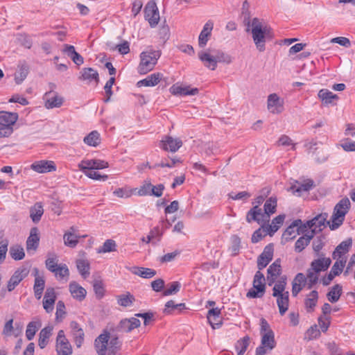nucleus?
Listing matches in <instances>:
<instances>
[{"instance_id": "nucleus-32", "label": "nucleus", "mask_w": 355, "mask_h": 355, "mask_svg": "<svg viewBox=\"0 0 355 355\" xmlns=\"http://www.w3.org/2000/svg\"><path fill=\"white\" fill-rule=\"evenodd\" d=\"M131 272L145 279L152 278L157 274L155 270L144 267H133L131 268Z\"/></svg>"}, {"instance_id": "nucleus-54", "label": "nucleus", "mask_w": 355, "mask_h": 355, "mask_svg": "<svg viewBox=\"0 0 355 355\" xmlns=\"http://www.w3.org/2000/svg\"><path fill=\"white\" fill-rule=\"evenodd\" d=\"M232 245L230 250L232 256L238 254L241 248V239L237 235H233L231 237Z\"/></svg>"}, {"instance_id": "nucleus-29", "label": "nucleus", "mask_w": 355, "mask_h": 355, "mask_svg": "<svg viewBox=\"0 0 355 355\" xmlns=\"http://www.w3.org/2000/svg\"><path fill=\"white\" fill-rule=\"evenodd\" d=\"M170 91L172 94L178 96H194L198 94V88L190 89L189 87H182L177 85H173L170 88Z\"/></svg>"}, {"instance_id": "nucleus-49", "label": "nucleus", "mask_w": 355, "mask_h": 355, "mask_svg": "<svg viewBox=\"0 0 355 355\" xmlns=\"http://www.w3.org/2000/svg\"><path fill=\"white\" fill-rule=\"evenodd\" d=\"M76 266L78 272L83 278H87L89 275V263L87 260L78 259L76 261Z\"/></svg>"}, {"instance_id": "nucleus-39", "label": "nucleus", "mask_w": 355, "mask_h": 355, "mask_svg": "<svg viewBox=\"0 0 355 355\" xmlns=\"http://www.w3.org/2000/svg\"><path fill=\"white\" fill-rule=\"evenodd\" d=\"M29 67L25 62L19 65V69L15 74V80L17 85L21 84L26 79Z\"/></svg>"}, {"instance_id": "nucleus-19", "label": "nucleus", "mask_w": 355, "mask_h": 355, "mask_svg": "<svg viewBox=\"0 0 355 355\" xmlns=\"http://www.w3.org/2000/svg\"><path fill=\"white\" fill-rule=\"evenodd\" d=\"M318 97L322 101V103L325 105H336L339 97L337 94H335L328 90L327 89H321L318 93Z\"/></svg>"}, {"instance_id": "nucleus-41", "label": "nucleus", "mask_w": 355, "mask_h": 355, "mask_svg": "<svg viewBox=\"0 0 355 355\" xmlns=\"http://www.w3.org/2000/svg\"><path fill=\"white\" fill-rule=\"evenodd\" d=\"M265 292L266 285L257 286L255 284H253V288L249 290L246 294V297L250 299L261 298L264 295Z\"/></svg>"}, {"instance_id": "nucleus-34", "label": "nucleus", "mask_w": 355, "mask_h": 355, "mask_svg": "<svg viewBox=\"0 0 355 355\" xmlns=\"http://www.w3.org/2000/svg\"><path fill=\"white\" fill-rule=\"evenodd\" d=\"M352 239L351 238L342 241L335 249L333 252V258L336 259L337 257H340L343 254L347 253L349 248L352 246Z\"/></svg>"}, {"instance_id": "nucleus-18", "label": "nucleus", "mask_w": 355, "mask_h": 355, "mask_svg": "<svg viewBox=\"0 0 355 355\" xmlns=\"http://www.w3.org/2000/svg\"><path fill=\"white\" fill-rule=\"evenodd\" d=\"M31 168L37 173H44L55 171L56 166L52 161L41 160L33 163Z\"/></svg>"}, {"instance_id": "nucleus-12", "label": "nucleus", "mask_w": 355, "mask_h": 355, "mask_svg": "<svg viewBox=\"0 0 355 355\" xmlns=\"http://www.w3.org/2000/svg\"><path fill=\"white\" fill-rule=\"evenodd\" d=\"M109 166L107 162L101 159H84L79 164L78 167L81 171L87 170H98L106 168Z\"/></svg>"}, {"instance_id": "nucleus-37", "label": "nucleus", "mask_w": 355, "mask_h": 355, "mask_svg": "<svg viewBox=\"0 0 355 355\" xmlns=\"http://www.w3.org/2000/svg\"><path fill=\"white\" fill-rule=\"evenodd\" d=\"M44 214L43 206L41 202H37L30 209V217L35 223H37Z\"/></svg>"}, {"instance_id": "nucleus-47", "label": "nucleus", "mask_w": 355, "mask_h": 355, "mask_svg": "<svg viewBox=\"0 0 355 355\" xmlns=\"http://www.w3.org/2000/svg\"><path fill=\"white\" fill-rule=\"evenodd\" d=\"M250 338L248 336H244L236 342L235 349L237 351V355L244 354L250 345Z\"/></svg>"}, {"instance_id": "nucleus-15", "label": "nucleus", "mask_w": 355, "mask_h": 355, "mask_svg": "<svg viewBox=\"0 0 355 355\" xmlns=\"http://www.w3.org/2000/svg\"><path fill=\"white\" fill-rule=\"evenodd\" d=\"M40 236L38 229L33 227L31 230L30 235L26 241V250L28 253L33 254L39 246Z\"/></svg>"}, {"instance_id": "nucleus-26", "label": "nucleus", "mask_w": 355, "mask_h": 355, "mask_svg": "<svg viewBox=\"0 0 355 355\" xmlns=\"http://www.w3.org/2000/svg\"><path fill=\"white\" fill-rule=\"evenodd\" d=\"M80 80H86L91 83L94 80L96 83L99 82V75L96 70L92 67L82 69L80 76L78 78Z\"/></svg>"}, {"instance_id": "nucleus-31", "label": "nucleus", "mask_w": 355, "mask_h": 355, "mask_svg": "<svg viewBox=\"0 0 355 355\" xmlns=\"http://www.w3.org/2000/svg\"><path fill=\"white\" fill-rule=\"evenodd\" d=\"M277 297V304L279 308V314L284 315L288 311L289 306V293L286 291L283 295L275 296Z\"/></svg>"}, {"instance_id": "nucleus-17", "label": "nucleus", "mask_w": 355, "mask_h": 355, "mask_svg": "<svg viewBox=\"0 0 355 355\" xmlns=\"http://www.w3.org/2000/svg\"><path fill=\"white\" fill-rule=\"evenodd\" d=\"M141 322L140 320L135 318H131L129 319H123L120 321L118 324L116 329L120 332H130L135 328H137L140 326Z\"/></svg>"}, {"instance_id": "nucleus-61", "label": "nucleus", "mask_w": 355, "mask_h": 355, "mask_svg": "<svg viewBox=\"0 0 355 355\" xmlns=\"http://www.w3.org/2000/svg\"><path fill=\"white\" fill-rule=\"evenodd\" d=\"M94 291L98 298H101L104 295V288L101 281L96 279L93 283Z\"/></svg>"}, {"instance_id": "nucleus-16", "label": "nucleus", "mask_w": 355, "mask_h": 355, "mask_svg": "<svg viewBox=\"0 0 355 355\" xmlns=\"http://www.w3.org/2000/svg\"><path fill=\"white\" fill-rule=\"evenodd\" d=\"M71 334L73 338L74 343L77 347H80L85 340V332L80 324L76 321H71L70 323Z\"/></svg>"}, {"instance_id": "nucleus-51", "label": "nucleus", "mask_w": 355, "mask_h": 355, "mask_svg": "<svg viewBox=\"0 0 355 355\" xmlns=\"http://www.w3.org/2000/svg\"><path fill=\"white\" fill-rule=\"evenodd\" d=\"M10 254L14 260H21L25 257L24 248L20 245H13L10 248Z\"/></svg>"}, {"instance_id": "nucleus-20", "label": "nucleus", "mask_w": 355, "mask_h": 355, "mask_svg": "<svg viewBox=\"0 0 355 355\" xmlns=\"http://www.w3.org/2000/svg\"><path fill=\"white\" fill-rule=\"evenodd\" d=\"M55 300L56 295L54 288H48L46 290L43 299V307L47 313L53 311Z\"/></svg>"}, {"instance_id": "nucleus-27", "label": "nucleus", "mask_w": 355, "mask_h": 355, "mask_svg": "<svg viewBox=\"0 0 355 355\" xmlns=\"http://www.w3.org/2000/svg\"><path fill=\"white\" fill-rule=\"evenodd\" d=\"M315 234V230H311L310 232L304 234V235L300 237L295 242V251L296 252H301L309 244Z\"/></svg>"}, {"instance_id": "nucleus-50", "label": "nucleus", "mask_w": 355, "mask_h": 355, "mask_svg": "<svg viewBox=\"0 0 355 355\" xmlns=\"http://www.w3.org/2000/svg\"><path fill=\"white\" fill-rule=\"evenodd\" d=\"M277 207V199L276 198L270 197L268 198L263 206L264 208V214H266L269 217L270 214L275 213Z\"/></svg>"}, {"instance_id": "nucleus-35", "label": "nucleus", "mask_w": 355, "mask_h": 355, "mask_svg": "<svg viewBox=\"0 0 355 355\" xmlns=\"http://www.w3.org/2000/svg\"><path fill=\"white\" fill-rule=\"evenodd\" d=\"M53 327L48 326L42 329L39 335L38 345L44 349L48 344L49 339L51 335Z\"/></svg>"}, {"instance_id": "nucleus-14", "label": "nucleus", "mask_w": 355, "mask_h": 355, "mask_svg": "<svg viewBox=\"0 0 355 355\" xmlns=\"http://www.w3.org/2000/svg\"><path fill=\"white\" fill-rule=\"evenodd\" d=\"M345 263V260H337L333 265L327 276L322 279V284L324 286H328L334 279L335 276L339 275L342 272Z\"/></svg>"}, {"instance_id": "nucleus-57", "label": "nucleus", "mask_w": 355, "mask_h": 355, "mask_svg": "<svg viewBox=\"0 0 355 355\" xmlns=\"http://www.w3.org/2000/svg\"><path fill=\"white\" fill-rule=\"evenodd\" d=\"M153 184L150 181L146 180L139 188L137 194L140 196H150Z\"/></svg>"}, {"instance_id": "nucleus-6", "label": "nucleus", "mask_w": 355, "mask_h": 355, "mask_svg": "<svg viewBox=\"0 0 355 355\" xmlns=\"http://www.w3.org/2000/svg\"><path fill=\"white\" fill-rule=\"evenodd\" d=\"M29 272L30 267L28 266H22L18 268L8 282V291L9 292L12 291L15 287L28 276Z\"/></svg>"}, {"instance_id": "nucleus-48", "label": "nucleus", "mask_w": 355, "mask_h": 355, "mask_svg": "<svg viewBox=\"0 0 355 355\" xmlns=\"http://www.w3.org/2000/svg\"><path fill=\"white\" fill-rule=\"evenodd\" d=\"M342 295V286L339 284L334 285L327 293L328 300L331 303L336 302Z\"/></svg>"}, {"instance_id": "nucleus-60", "label": "nucleus", "mask_w": 355, "mask_h": 355, "mask_svg": "<svg viewBox=\"0 0 355 355\" xmlns=\"http://www.w3.org/2000/svg\"><path fill=\"white\" fill-rule=\"evenodd\" d=\"M58 259L57 257L55 255L52 257H48L45 261V265L46 268L51 272H55L59 265L58 264Z\"/></svg>"}, {"instance_id": "nucleus-2", "label": "nucleus", "mask_w": 355, "mask_h": 355, "mask_svg": "<svg viewBox=\"0 0 355 355\" xmlns=\"http://www.w3.org/2000/svg\"><path fill=\"white\" fill-rule=\"evenodd\" d=\"M198 58L204 65L214 71L217 67L218 62L230 64L232 62V57L220 50L208 49L198 53Z\"/></svg>"}, {"instance_id": "nucleus-4", "label": "nucleus", "mask_w": 355, "mask_h": 355, "mask_svg": "<svg viewBox=\"0 0 355 355\" xmlns=\"http://www.w3.org/2000/svg\"><path fill=\"white\" fill-rule=\"evenodd\" d=\"M160 57L158 51H144L140 55L141 61L138 67V72L140 74H146L152 71Z\"/></svg>"}, {"instance_id": "nucleus-55", "label": "nucleus", "mask_w": 355, "mask_h": 355, "mask_svg": "<svg viewBox=\"0 0 355 355\" xmlns=\"http://www.w3.org/2000/svg\"><path fill=\"white\" fill-rule=\"evenodd\" d=\"M168 288L165 289L163 292V295L164 296H168L171 295H174L178 293L181 288V284L178 282H173L170 284L168 285Z\"/></svg>"}, {"instance_id": "nucleus-24", "label": "nucleus", "mask_w": 355, "mask_h": 355, "mask_svg": "<svg viewBox=\"0 0 355 355\" xmlns=\"http://www.w3.org/2000/svg\"><path fill=\"white\" fill-rule=\"evenodd\" d=\"M18 119V114L6 111L0 112V125L7 128H12Z\"/></svg>"}, {"instance_id": "nucleus-22", "label": "nucleus", "mask_w": 355, "mask_h": 355, "mask_svg": "<svg viewBox=\"0 0 355 355\" xmlns=\"http://www.w3.org/2000/svg\"><path fill=\"white\" fill-rule=\"evenodd\" d=\"M162 148L164 150H170L171 152H176L182 145V141L179 138H173L171 136H166L164 139L162 140Z\"/></svg>"}, {"instance_id": "nucleus-36", "label": "nucleus", "mask_w": 355, "mask_h": 355, "mask_svg": "<svg viewBox=\"0 0 355 355\" xmlns=\"http://www.w3.org/2000/svg\"><path fill=\"white\" fill-rule=\"evenodd\" d=\"M328 217L327 213H322L320 214L317 215L313 218L314 220V228L311 230H315V233L322 231V228L325 226V223L329 225L330 222L327 221V218Z\"/></svg>"}, {"instance_id": "nucleus-53", "label": "nucleus", "mask_w": 355, "mask_h": 355, "mask_svg": "<svg viewBox=\"0 0 355 355\" xmlns=\"http://www.w3.org/2000/svg\"><path fill=\"white\" fill-rule=\"evenodd\" d=\"M40 327V322H31L28 324L27 328L26 330V336L28 340H31L33 339L36 331L38 328Z\"/></svg>"}, {"instance_id": "nucleus-7", "label": "nucleus", "mask_w": 355, "mask_h": 355, "mask_svg": "<svg viewBox=\"0 0 355 355\" xmlns=\"http://www.w3.org/2000/svg\"><path fill=\"white\" fill-rule=\"evenodd\" d=\"M246 221L249 223L255 221L262 225L269 222V216L258 205H255L247 212Z\"/></svg>"}, {"instance_id": "nucleus-63", "label": "nucleus", "mask_w": 355, "mask_h": 355, "mask_svg": "<svg viewBox=\"0 0 355 355\" xmlns=\"http://www.w3.org/2000/svg\"><path fill=\"white\" fill-rule=\"evenodd\" d=\"M314 220L313 218L306 221L305 223L301 225H299L298 226V234H304L306 232H307L308 229H313L314 228Z\"/></svg>"}, {"instance_id": "nucleus-59", "label": "nucleus", "mask_w": 355, "mask_h": 355, "mask_svg": "<svg viewBox=\"0 0 355 355\" xmlns=\"http://www.w3.org/2000/svg\"><path fill=\"white\" fill-rule=\"evenodd\" d=\"M114 82H115V78L111 77L110 78V80L107 81V83H105V85L104 86L105 92L107 96L106 98L104 100L105 103H107L110 100V98L112 95V85L114 84Z\"/></svg>"}, {"instance_id": "nucleus-28", "label": "nucleus", "mask_w": 355, "mask_h": 355, "mask_svg": "<svg viewBox=\"0 0 355 355\" xmlns=\"http://www.w3.org/2000/svg\"><path fill=\"white\" fill-rule=\"evenodd\" d=\"M319 256L320 257L319 259H315L311 263V268L315 270L316 272L327 270L331 263L330 258L322 257L323 254Z\"/></svg>"}, {"instance_id": "nucleus-25", "label": "nucleus", "mask_w": 355, "mask_h": 355, "mask_svg": "<svg viewBox=\"0 0 355 355\" xmlns=\"http://www.w3.org/2000/svg\"><path fill=\"white\" fill-rule=\"evenodd\" d=\"M69 289L71 296L80 302L86 297V290L76 282H71L69 284Z\"/></svg>"}, {"instance_id": "nucleus-46", "label": "nucleus", "mask_w": 355, "mask_h": 355, "mask_svg": "<svg viewBox=\"0 0 355 355\" xmlns=\"http://www.w3.org/2000/svg\"><path fill=\"white\" fill-rule=\"evenodd\" d=\"M80 238V236H78L71 232H67L63 236L64 245L70 248H75L77 245Z\"/></svg>"}, {"instance_id": "nucleus-11", "label": "nucleus", "mask_w": 355, "mask_h": 355, "mask_svg": "<svg viewBox=\"0 0 355 355\" xmlns=\"http://www.w3.org/2000/svg\"><path fill=\"white\" fill-rule=\"evenodd\" d=\"M274 247L272 243L267 245L261 254L257 258V268L259 270H263L272 261L273 257Z\"/></svg>"}, {"instance_id": "nucleus-52", "label": "nucleus", "mask_w": 355, "mask_h": 355, "mask_svg": "<svg viewBox=\"0 0 355 355\" xmlns=\"http://www.w3.org/2000/svg\"><path fill=\"white\" fill-rule=\"evenodd\" d=\"M116 242L112 239L106 240L102 247L98 250V253H107L116 250Z\"/></svg>"}, {"instance_id": "nucleus-30", "label": "nucleus", "mask_w": 355, "mask_h": 355, "mask_svg": "<svg viewBox=\"0 0 355 355\" xmlns=\"http://www.w3.org/2000/svg\"><path fill=\"white\" fill-rule=\"evenodd\" d=\"M315 187V185L313 180L306 179L298 187H296L295 185L291 186L290 187V190L292 191L294 194H297L300 196L302 191H309Z\"/></svg>"}, {"instance_id": "nucleus-1", "label": "nucleus", "mask_w": 355, "mask_h": 355, "mask_svg": "<svg viewBox=\"0 0 355 355\" xmlns=\"http://www.w3.org/2000/svg\"><path fill=\"white\" fill-rule=\"evenodd\" d=\"M250 31L257 49L260 52L264 51L266 42L273 37L271 28L264 24L262 19L254 17L252 19Z\"/></svg>"}, {"instance_id": "nucleus-3", "label": "nucleus", "mask_w": 355, "mask_h": 355, "mask_svg": "<svg viewBox=\"0 0 355 355\" xmlns=\"http://www.w3.org/2000/svg\"><path fill=\"white\" fill-rule=\"evenodd\" d=\"M350 208V201L347 198L341 199L334 207L329 228L331 230L338 229L344 222L345 216Z\"/></svg>"}, {"instance_id": "nucleus-5", "label": "nucleus", "mask_w": 355, "mask_h": 355, "mask_svg": "<svg viewBox=\"0 0 355 355\" xmlns=\"http://www.w3.org/2000/svg\"><path fill=\"white\" fill-rule=\"evenodd\" d=\"M276 342L275 335L272 330L265 332L261 336V345L257 347L255 355H265L267 350H272L275 347Z\"/></svg>"}, {"instance_id": "nucleus-23", "label": "nucleus", "mask_w": 355, "mask_h": 355, "mask_svg": "<svg viewBox=\"0 0 355 355\" xmlns=\"http://www.w3.org/2000/svg\"><path fill=\"white\" fill-rule=\"evenodd\" d=\"M214 24L211 21H208L203 26L202 31L198 37V45L200 48H204L211 37V31Z\"/></svg>"}, {"instance_id": "nucleus-40", "label": "nucleus", "mask_w": 355, "mask_h": 355, "mask_svg": "<svg viewBox=\"0 0 355 355\" xmlns=\"http://www.w3.org/2000/svg\"><path fill=\"white\" fill-rule=\"evenodd\" d=\"M318 299V293L316 291H312L305 299L304 304L308 312H311L314 310L317 304Z\"/></svg>"}, {"instance_id": "nucleus-62", "label": "nucleus", "mask_w": 355, "mask_h": 355, "mask_svg": "<svg viewBox=\"0 0 355 355\" xmlns=\"http://www.w3.org/2000/svg\"><path fill=\"white\" fill-rule=\"evenodd\" d=\"M66 314L65 305L62 301H58L56 305V320H62Z\"/></svg>"}, {"instance_id": "nucleus-9", "label": "nucleus", "mask_w": 355, "mask_h": 355, "mask_svg": "<svg viewBox=\"0 0 355 355\" xmlns=\"http://www.w3.org/2000/svg\"><path fill=\"white\" fill-rule=\"evenodd\" d=\"M56 351L58 355H71L72 348L65 337L63 330H60L56 339Z\"/></svg>"}, {"instance_id": "nucleus-42", "label": "nucleus", "mask_w": 355, "mask_h": 355, "mask_svg": "<svg viewBox=\"0 0 355 355\" xmlns=\"http://www.w3.org/2000/svg\"><path fill=\"white\" fill-rule=\"evenodd\" d=\"M64 102V98L58 95L57 93L51 97L47 98L45 101V107L47 109H53L55 107H60Z\"/></svg>"}, {"instance_id": "nucleus-58", "label": "nucleus", "mask_w": 355, "mask_h": 355, "mask_svg": "<svg viewBox=\"0 0 355 355\" xmlns=\"http://www.w3.org/2000/svg\"><path fill=\"white\" fill-rule=\"evenodd\" d=\"M82 172L88 178L95 180L105 181L108 178L107 175H101L99 173L92 170H87Z\"/></svg>"}, {"instance_id": "nucleus-45", "label": "nucleus", "mask_w": 355, "mask_h": 355, "mask_svg": "<svg viewBox=\"0 0 355 355\" xmlns=\"http://www.w3.org/2000/svg\"><path fill=\"white\" fill-rule=\"evenodd\" d=\"M116 299L118 304L123 307L130 306L135 300L133 295L129 292L116 296Z\"/></svg>"}, {"instance_id": "nucleus-10", "label": "nucleus", "mask_w": 355, "mask_h": 355, "mask_svg": "<svg viewBox=\"0 0 355 355\" xmlns=\"http://www.w3.org/2000/svg\"><path fill=\"white\" fill-rule=\"evenodd\" d=\"M145 18L148 21L150 26H155L159 20V14L156 3L154 1L148 2L144 10Z\"/></svg>"}, {"instance_id": "nucleus-33", "label": "nucleus", "mask_w": 355, "mask_h": 355, "mask_svg": "<svg viewBox=\"0 0 355 355\" xmlns=\"http://www.w3.org/2000/svg\"><path fill=\"white\" fill-rule=\"evenodd\" d=\"M161 76H162V75L159 73L150 74V76H147L146 78H144L141 80H139L137 85L138 87L155 86L159 83Z\"/></svg>"}, {"instance_id": "nucleus-56", "label": "nucleus", "mask_w": 355, "mask_h": 355, "mask_svg": "<svg viewBox=\"0 0 355 355\" xmlns=\"http://www.w3.org/2000/svg\"><path fill=\"white\" fill-rule=\"evenodd\" d=\"M55 271L53 272L55 277L59 279H63L69 276V270L66 264H60Z\"/></svg>"}, {"instance_id": "nucleus-13", "label": "nucleus", "mask_w": 355, "mask_h": 355, "mask_svg": "<svg viewBox=\"0 0 355 355\" xmlns=\"http://www.w3.org/2000/svg\"><path fill=\"white\" fill-rule=\"evenodd\" d=\"M268 110L272 114H280L284 111V100L275 93L268 96Z\"/></svg>"}, {"instance_id": "nucleus-44", "label": "nucleus", "mask_w": 355, "mask_h": 355, "mask_svg": "<svg viewBox=\"0 0 355 355\" xmlns=\"http://www.w3.org/2000/svg\"><path fill=\"white\" fill-rule=\"evenodd\" d=\"M302 220L300 219L295 220L284 231L283 236L286 241L292 240L295 237V228L297 227L298 230L299 225H301Z\"/></svg>"}, {"instance_id": "nucleus-38", "label": "nucleus", "mask_w": 355, "mask_h": 355, "mask_svg": "<svg viewBox=\"0 0 355 355\" xmlns=\"http://www.w3.org/2000/svg\"><path fill=\"white\" fill-rule=\"evenodd\" d=\"M241 14L243 17V23L246 26V32H250V26L252 23L250 19V3L247 0H245L243 3Z\"/></svg>"}, {"instance_id": "nucleus-64", "label": "nucleus", "mask_w": 355, "mask_h": 355, "mask_svg": "<svg viewBox=\"0 0 355 355\" xmlns=\"http://www.w3.org/2000/svg\"><path fill=\"white\" fill-rule=\"evenodd\" d=\"M320 335V331L318 329L317 325L311 326L306 331V336H308L309 340H313L317 338Z\"/></svg>"}, {"instance_id": "nucleus-43", "label": "nucleus", "mask_w": 355, "mask_h": 355, "mask_svg": "<svg viewBox=\"0 0 355 355\" xmlns=\"http://www.w3.org/2000/svg\"><path fill=\"white\" fill-rule=\"evenodd\" d=\"M83 141L88 146L96 147L101 143L100 134L96 130L92 131L84 138Z\"/></svg>"}, {"instance_id": "nucleus-8", "label": "nucleus", "mask_w": 355, "mask_h": 355, "mask_svg": "<svg viewBox=\"0 0 355 355\" xmlns=\"http://www.w3.org/2000/svg\"><path fill=\"white\" fill-rule=\"evenodd\" d=\"M110 338V334L107 330H104L94 342V347L98 355H106V351L108 349V342Z\"/></svg>"}, {"instance_id": "nucleus-21", "label": "nucleus", "mask_w": 355, "mask_h": 355, "mask_svg": "<svg viewBox=\"0 0 355 355\" xmlns=\"http://www.w3.org/2000/svg\"><path fill=\"white\" fill-rule=\"evenodd\" d=\"M284 219V214L278 215L273 218L271 225H269L268 223H267V224H262L261 227L263 231H266L270 236H272L283 224Z\"/></svg>"}]
</instances>
